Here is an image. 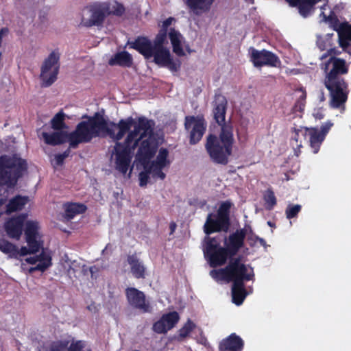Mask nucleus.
I'll return each instance as SVG.
<instances>
[{
	"label": "nucleus",
	"mask_w": 351,
	"mask_h": 351,
	"mask_svg": "<svg viewBox=\"0 0 351 351\" xmlns=\"http://www.w3.org/2000/svg\"><path fill=\"white\" fill-rule=\"evenodd\" d=\"M87 120L79 122L75 130L69 133L64 131L43 133V137L47 145H58L68 142L69 147L76 149L80 144L88 143L95 138L108 136L110 138H123L129 130L132 119L119 120L118 123H109L99 112L93 116H86Z\"/></svg>",
	"instance_id": "1"
},
{
	"label": "nucleus",
	"mask_w": 351,
	"mask_h": 351,
	"mask_svg": "<svg viewBox=\"0 0 351 351\" xmlns=\"http://www.w3.org/2000/svg\"><path fill=\"white\" fill-rule=\"evenodd\" d=\"M227 106L226 97L221 93H216L213 101V114L214 120L221 127V131L219 136L209 134L205 144V148L213 162L223 165L228 163L234 142L233 126L230 122H226Z\"/></svg>",
	"instance_id": "2"
},
{
	"label": "nucleus",
	"mask_w": 351,
	"mask_h": 351,
	"mask_svg": "<svg viewBox=\"0 0 351 351\" xmlns=\"http://www.w3.org/2000/svg\"><path fill=\"white\" fill-rule=\"evenodd\" d=\"M132 119V123L130 125L129 130L125 133L127 134L126 138L123 142H119V140L112 138L115 145L114 151L115 153V168L123 174H125L129 169L132 154L139 145L140 141L145 138L147 135L154 134L155 121L152 119H148L144 116H141L134 119L132 117H128L126 119L121 120Z\"/></svg>",
	"instance_id": "3"
},
{
	"label": "nucleus",
	"mask_w": 351,
	"mask_h": 351,
	"mask_svg": "<svg viewBox=\"0 0 351 351\" xmlns=\"http://www.w3.org/2000/svg\"><path fill=\"white\" fill-rule=\"evenodd\" d=\"M324 84L329 92L330 105L336 109L345 108L350 93L349 85L343 75L348 73L349 65L344 59L331 56L325 64Z\"/></svg>",
	"instance_id": "4"
},
{
	"label": "nucleus",
	"mask_w": 351,
	"mask_h": 351,
	"mask_svg": "<svg viewBox=\"0 0 351 351\" xmlns=\"http://www.w3.org/2000/svg\"><path fill=\"white\" fill-rule=\"evenodd\" d=\"M130 47L136 50L145 59L154 58V62L162 67H167L172 72L178 71L181 63L179 60L174 61L170 51L167 47L153 48L152 41L145 36H138L129 43Z\"/></svg>",
	"instance_id": "5"
},
{
	"label": "nucleus",
	"mask_w": 351,
	"mask_h": 351,
	"mask_svg": "<svg viewBox=\"0 0 351 351\" xmlns=\"http://www.w3.org/2000/svg\"><path fill=\"white\" fill-rule=\"evenodd\" d=\"M230 282L245 283V282L254 280V269L249 265L241 263L240 257H232L227 265Z\"/></svg>",
	"instance_id": "6"
},
{
	"label": "nucleus",
	"mask_w": 351,
	"mask_h": 351,
	"mask_svg": "<svg viewBox=\"0 0 351 351\" xmlns=\"http://www.w3.org/2000/svg\"><path fill=\"white\" fill-rule=\"evenodd\" d=\"M60 53L52 51L45 60L40 69L43 86L48 87L57 80L60 69Z\"/></svg>",
	"instance_id": "7"
},
{
	"label": "nucleus",
	"mask_w": 351,
	"mask_h": 351,
	"mask_svg": "<svg viewBox=\"0 0 351 351\" xmlns=\"http://www.w3.org/2000/svg\"><path fill=\"white\" fill-rule=\"evenodd\" d=\"M207 123L203 114L189 115L184 118V128L189 133V143L195 145L206 132Z\"/></svg>",
	"instance_id": "8"
},
{
	"label": "nucleus",
	"mask_w": 351,
	"mask_h": 351,
	"mask_svg": "<svg viewBox=\"0 0 351 351\" xmlns=\"http://www.w3.org/2000/svg\"><path fill=\"white\" fill-rule=\"evenodd\" d=\"M250 60L256 68L264 66L269 67H280L281 61L279 57L270 51L266 49L257 50L252 48Z\"/></svg>",
	"instance_id": "9"
},
{
	"label": "nucleus",
	"mask_w": 351,
	"mask_h": 351,
	"mask_svg": "<svg viewBox=\"0 0 351 351\" xmlns=\"http://www.w3.org/2000/svg\"><path fill=\"white\" fill-rule=\"evenodd\" d=\"M88 10L91 14L90 19L82 18L81 22L84 26L87 27L101 25L106 18L110 16L108 3H95L90 5Z\"/></svg>",
	"instance_id": "10"
},
{
	"label": "nucleus",
	"mask_w": 351,
	"mask_h": 351,
	"mask_svg": "<svg viewBox=\"0 0 351 351\" xmlns=\"http://www.w3.org/2000/svg\"><path fill=\"white\" fill-rule=\"evenodd\" d=\"M27 217V214L22 213L5 220L3 230L10 239L16 241L21 239Z\"/></svg>",
	"instance_id": "11"
},
{
	"label": "nucleus",
	"mask_w": 351,
	"mask_h": 351,
	"mask_svg": "<svg viewBox=\"0 0 351 351\" xmlns=\"http://www.w3.org/2000/svg\"><path fill=\"white\" fill-rule=\"evenodd\" d=\"M125 296L128 304L134 308L142 313H149L152 307L146 300L145 293L134 287H128L125 289Z\"/></svg>",
	"instance_id": "12"
},
{
	"label": "nucleus",
	"mask_w": 351,
	"mask_h": 351,
	"mask_svg": "<svg viewBox=\"0 0 351 351\" xmlns=\"http://www.w3.org/2000/svg\"><path fill=\"white\" fill-rule=\"evenodd\" d=\"M230 226V221L217 214L209 213L204 226V231L209 235L214 232H228Z\"/></svg>",
	"instance_id": "13"
},
{
	"label": "nucleus",
	"mask_w": 351,
	"mask_h": 351,
	"mask_svg": "<svg viewBox=\"0 0 351 351\" xmlns=\"http://www.w3.org/2000/svg\"><path fill=\"white\" fill-rule=\"evenodd\" d=\"M179 320L180 315L178 312L172 311L165 313L153 324V330L158 334H165L174 328Z\"/></svg>",
	"instance_id": "14"
},
{
	"label": "nucleus",
	"mask_w": 351,
	"mask_h": 351,
	"mask_svg": "<svg viewBox=\"0 0 351 351\" xmlns=\"http://www.w3.org/2000/svg\"><path fill=\"white\" fill-rule=\"evenodd\" d=\"M152 135H147L148 138L143 139L144 138H143L139 142L140 145L136 154V158L141 163L149 161L157 151L158 145L155 140L150 138Z\"/></svg>",
	"instance_id": "15"
},
{
	"label": "nucleus",
	"mask_w": 351,
	"mask_h": 351,
	"mask_svg": "<svg viewBox=\"0 0 351 351\" xmlns=\"http://www.w3.org/2000/svg\"><path fill=\"white\" fill-rule=\"evenodd\" d=\"M205 257L208 259L210 266L217 267L223 265L228 261L232 258L234 256H230V251L227 247H219L215 250H210L204 252Z\"/></svg>",
	"instance_id": "16"
},
{
	"label": "nucleus",
	"mask_w": 351,
	"mask_h": 351,
	"mask_svg": "<svg viewBox=\"0 0 351 351\" xmlns=\"http://www.w3.org/2000/svg\"><path fill=\"white\" fill-rule=\"evenodd\" d=\"M24 228L25 239L27 243L38 245L42 248L43 241L40 233V226L37 221L28 220L25 221Z\"/></svg>",
	"instance_id": "17"
},
{
	"label": "nucleus",
	"mask_w": 351,
	"mask_h": 351,
	"mask_svg": "<svg viewBox=\"0 0 351 351\" xmlns=\"http://www.w3.org/2000/svg\"><path fill=\"white\" fill-rule=\"evenodd\" d=\"M247 230L245 228L237 230L230 234L228 240L226 239L225 245L230 251V256H235L239 250L243 246Z\"/></svg>",
	"instance_id": "18"
},
{
	"label": "nucleus",
	"mask_w": 351,
	"mask_h": 351,
	"mask_svg": "<svg viewBox=\"0 0 351 351\" xmlns=\"http://www.w3.org/2000/svg\"><path fill=\"white\" fill-rule=\"evenodd\" d=\"M25 261L27 263L32 265L38 263L36 266L31 267L29 269L28 271L29 274H32L36 271H40L43 272L52 264L51 256L44 252H42L39 255L25 258Z\"/></svg>",
	"instance_id": "19"
},
{
	"label": "nucleus",
	"mask_w": 351,
	"mask_h": 351,
	"mask_svg": "<svg viewBox=\"0 0 351 351\" xmlns=\"http://www.w3.org/2000/svg\"><path fill=\"white\" fill-rule=\"evenodd\" d=\"M337 34L339 47L344 52L351 54V25L347 21L342 22Z\"/></svg>",
	"instance_id": "20"
},
{
	"label": "nucleus",
	"mask_w": 351,
	"mask_h": 351,
	"mask_svg": "<svg viewBox=\"0 0 351 351\" xmlns=\"http://www.w3.org/2000/svg\"><path fill=\"white\" fill-rule=\"evenodd\" d=\"M243 346V339L235 333H232L220 342L219 351H242Z\"/></svg>",
	"instance_id": "21"
},
{
	"label": "nucleus",
	"mask_w": 351,
	"mask_h": 351,
	"mask_svg": "<svg viewBox=\"0 0 351 351\" xmlns=\"http://www.w3.org/2000/svg\"><path fill=\"white\" fill-rule=\"evenodd\" d=\"M215 0H186V5L190 12L200 15L210 11Z\"/></svg>",
	"instance_id": "22"
},
{
	"label": "nucleus",
	"mask_w": 351,
	"mask_h": 351,
	"mask_svg": "<svg viewBox=\"0 0 351 351\" xmlns=\"http://www.w3.org/2000/svg\"><path fill=\"white\" fill-rule=\"evenodd\" d=\"M127 262L130 266L131 273L137 279L145 278V267L136 254L128 255Z\"/></svg>",
	"instance_id": "23"
},
{
	"label": "nucleus",
	"mask_w": 351,
	"mask_h": 351,
	"mask_svg": "<svg viewBox=\"0 0 351 351\" xmlns=\"http://www.w3.org/2000/svg\"><path fill=\"white\" fill-rule=\"evenodd\" d=\"M291 7H298L300 14L306 17L313 6L321 0H285Z\"/></svg>",
	"instance_id": "24"
},
{
	"label": "nucleus",
	"mask_w": 351,
	"mask_h": 351,
	"mask_svg": "<svg viewBox=\"0 0 351 351\" xmlns=\"http://www.w3.org/2000/svg\"><path fill=\"white\" fill-rule=\"evenodd\" d=\"M110 66L118 65L122 67H131L133 59L130 53L126 51L115 53L108 61Z\"/></svg>",
	"instance_id": "25"
},
{
	"label": "nucleus",
	"mask_w": 351,
	"mask_h": 351,
	"mask_svg": "<svg viewBox=\"0 0 351 351\" xmlns=\"http://www.w3.org/2000/svg\"><path fill=\"white\" fill-rule=\"evenodd\" d=\"M231 293L232 302L237 306L241 305L247 295V292L245 287V283H232Z\"/></svg>",
	"instance_id": "26"
},
{
	"label": "nucleus",
	"mask_w": 351,
	"mask_h": 351,
	"mask_svg": "<svg viewBox=\"0 0 351 351\" xmlns=\"http://www.w3.org/2000/svg\"><path fill=\"white\" fill-rule=\"evenodd\" d=\"M306 135L309 137L310 146L313 149L314 154L318 153L320 146L324 141L325 138L319 134L317 128H306Z\"/></svg>",
	"instance_id": "27"
},
{
	"label": "nucleus",
	"mask_w": 351,
	"mask_h": 351,
	"mask_svg": "<svg viewBox=\"0 0 351 351\" xmlns=\"http://www.w3.org/2000/svg\"><path fill=\"white\" fill-rule=\"evenodd\" d=\"M182 37L179 31L175 28H170L169 32V38L171 40L173 51L178 56H184L185 55L181 45L180 38Z\"/></svg>",
	"instance_id": "28"
},
{
	"label": "nucleus",
	"mask_w": 351,
	"mask_h": 351,
	"mask_svg": "<svg viewBox=\"0 0 351 351\" xmlns=\"http://www.w3.org/2000/svg\"><path fill=\"white\" fill-rule=\"evenodd\" d=\"M27 202V197L16 195L10 199L8 204L6 205V210L5 213L10 215L14 212L21 210L23 208L24 206Z\"/></svg>",
	"instance_id": "29"
},
{
	"label": "nucleus",
	"mask_w": 351,
	"mask_h": 351,
	"mask_svg": "<svg viewBox=\"0 0 351 351\" xmlns=\"http://www.w3.org/2000/svg\"><path fill=\"white\" fill-rule=\"evenodd\" d=\"M16 155L9 156L7 154H3L0 156V178L5 177L7 173L5 169L13 167L16 165H19L18 161L16 160Z\"/></svg>",
	"instance_id": "30"
},
{
	"label": "nucleus",
	"mask_w": 351,
	"mask_h": 351,
	"mask_svg": "<svg viewBox=\"0 0 351 351\" xmlns=\"http://www.w3.org/2000/svg\"><path fill=\"white\" fill-rule=\"evenodd\" d=\"M86 206L80 203H70L65 208V216L69 219H72L75 215L86 212Z\"/></svg>",
	"instance_id": "31"
},
{
	"label": "nucleus",
	"mask_w": 351,
	"mask_h": 351,
	"mask_svg": "<svg viewBox=\"0 0 351 351\" xmlns=\"http://www.w3.org/2000/svg\"><path fill=\"white\" fill-rule=\"evenodd\" d=\"M142 164L143 165L144 169L150 171V175H152L154 178H160V180L165 178L166 175L162 172V169L165 168L164 167L158 165L153 162H149V161Z\"/></svg>",
	"instance_id": "32"
},
{
	"label": "nucleus",
	"mask_w": 351,
	"mask_h": 351,
	"mask_svg": "<svg viewBox=\"0 0 351 351\" xmlns=\"http://www.w3.org/2000/svg\"><path fill=\"white\" fill-rule=\"evenodd\" d=\"M0 251L10 258H17V247L5 239H0Z\"/></svg>",
	"instance_id": "33"
},
{
	"label": "nucleus",
	"mask_w": 351,
	"mask_h": 351,
	"mask_svg": "<svg viewBox=\"0 0 351 351\" xmlns=\"http://www.w3.org/2000/svg\"><path fill=\"white\" fill-rule=\"evenodd\" d=\"M263 200L265 202V207L267 210H272L277 204V199L272 189L269 188L266 190L263 195Z\"/></svg>",
	"instance_id": "34"
},
{
	"label": "nucleus",
	"mask_w": 351,
	"mask_h": 351,
	"mask_svg": "<svg viewBox=\"0 0 351 351\" xmlns=\"http://www.w3.org/2000/svg\"><path fill=\"white\" fill-rule=\"evenodd\" d=\"M65 114L62 111L58 112L51 119V128L55 130L61 131L66 128L64 122Z\"/></svg>",
	"instance_id": "35"
},
{
	"label": "nucleus",
	"mask_w": 351,
	"mask_h": 351,
	"mask_svg": "<svg viewBox=\"0 0 351 351\" xmlns=\"http://www.w3.org/2000/svg\"><path fill=\"white\" fill-rule=\"evenodd\" d=\"M210 276L217 281L230 282L229 274L227 265L224 268L213 269L210 272Z\"/></svg>",
	"instance_id": "36"
},
{
	"label": "nucleus",
	"mask_w": 351,
	"mask_h": 351,
	"mask_svg": "<svg viewBox=\"0 0 351 351\" xmlns=\"http://www.w3.org/2000/svg\"><path fill=\"white\" fill-rule=\"evenodd\" d=\"M168 155L169 152L167 149L161 147L159 149L158 154L156 156V160H154L152 162L158 165L165 167L170 163L169 160L167 159Z\"/></svg>",
	"instance_id": "37"
},
{
	"label": "nucleus",
	"mask_w": 351,
	"mask_h": 351,
	"mask_svg": "<svg viewBox=\"0 0 351 351\" xmlns=\"http://www.w3.org/2000/svg\"><path fill=\"white\" fill-rule=\"evenodd\" d=\"M27 247L23 246L21 247L20 250L17 248V257L19 256H24L27 254H36L40 251L41 249L39 247L38 245H34L31 243H27Z\"/></svg>",
	"instance_id": "38"
},
{
	"label": "nucleus",
	"mask_w": 351,
	"mask_h": 351,
	"mask_svg": "<svg viewBox=\"0 0 351 351\" xmlns=\"http://www.w3.org/2000/svg\"><path fill=\"white\" fill-rule=\"evenodd\" d=\"M297 90L301 92L302 94L299 97V98L296 100V101L293 106V110L295 112H301L304 110V107H305L306 99V92L304 89V88H300Z\"/></svg>",
	"instance_id": "39"
},
{
	"label": "nucleus",
	"mask_w": 351,
	"mask_h": 351,
	"mask_svg": "<svg viewBox=\"0 0 351 351\" xmlns=\"http://www.w3.org/2000/svg\"><path fill=\"white\" fill-rule=\"evenodd\" d=\"M232 204L228 200L223 202L220 204L216 214H217L218 215H219L222 217H224L225 219H228V221H230V208L232 207Z\"/></svg>",
	"instance_id": "40"
},
{
	"label": "nucleus",
	"mask_w": 351,
	"mask_h": 351,
	"mask_svg": "<svg viewBox=\"0 0 351 351\" xmlns=\"http://www.w3.org/2000/svg\"><path fill=\"white\" fill-rule=\"evenodd\" d=\"M324 21L337 32H338L339 27L342 25V23H340L338 17L333 12H331L328 16L324 15Z\"/></svg>",
	"instance_id": "41"
},
{
	"label": "nucleus",
	"mask_w": 351,
	"mask_h": 351,
	"mask_svg": "<svg viewBox=\"0 0 351 351\" xmlns=\"http://www.w3.org/2000/svg\"><path fill=\"white\" fill-rule=\"evenodd\" d=\"M195 327L196 325L191 319H188L187 322L178 331L179 338L180 339L186 338Z\"/></svg>",
	"instance_id": "42"
},
{
	"label": "nucleus",
	"mask_w": 351,
	"mask_h": 351,
	"mask_svg": "<svg viewBox=\"0 0 351 351\" xmlns=\"http://www.w3.org/2000/svg\"><path fill=\"white\" fill-rule=\"evenodd\" d=\"M302 210V206L300 204H289L285 210V215L288 219H291L298 217Z\"/></svg>",
	"instance_id": "43"
},
{
	"label": "nucleus",
	"mask_w": 351,
	"mask_h": 351,
	"mask_svg": "<svg viewBox=\"0 0 351 351\" xmlns=\"http://www.w3.org/2000/svg\"><path fill=\"white\" fill-rule=\"evenodd\" d=\"M205 246L204 248V252L210 250H215V248L222 247L220 245V242L217 237H206L204 239Z\"/></svg>",
	"instance_id": "44"
},
{
	"label": "nucleus",
	"mask_w": 351,
	"mask_h": 351,
	"mask_svg": "<svg viewBox=\"0 0 351 351\" xmlns=\"http://www.w3.org/2000/svg\"><path fill=\"white\" fill-rule=\"evenodd\" d=\"M167 33L165 32H163L162 30H159L158 33L156 36L154 40L152 43V47L153 48H160V47H165L164 46V44L167 40Z\"/></svg>",
	"instance_id": "45"
},
{
	"label": "nucleus",
	"mask_w": 351,
	"mask_h": 351,
	"mask_svg": "<svg viewBox=\"0 0 351 351\" xmlns=\"http://www.w3.org/2000/svg\"><path fill=\"white\" fill-rule=\"evenodd\" d=\"M125 9L123 4L116 1L114 5L110 8L108 4V12L110 15H114L117 16H121L125 13Z\"/></svg>",
	"instance_id": "46"
},
{
	"label": "nucleus",
	"mask_w": 351,
	"mask_h": 351,
	"mask_svg": "<svg viewBox=\"0 0 351 351\" xmlns=\"http://www.w3.org/2000/svg\"><path fill=\"white\" fill-rule=\"evenodd\" d=\"M68 341H55L51 343L49 351H67Z\"/></svg>",
	"instance_id": "47"
},
{
	"label": "nucleus",
	"mask_w": 351,
	"mask_h": 351,
	"mask_svg": "<svg viewBox=\"0 0 351 351\" xmlns=\"http://www.w3.org/2000/svg\"><path fill=\"white\" fill-rule=\"evenodd\" d=\"M150 171H148L147 169H144V171H141L139 173V186L141 187L145 186L149 179Z\"/></svg>",
	"instance_id": "48"
},
{
	"label": "nucleus",
	"mask_w": 351,
	"mask_h": 351,
	"mask_svg": "<svg viewBox=\"0 0 351 351\" xmlns=\"http://www.w3.org/2000/svg\"><path fill=\"white\" fill-rule=\"evenodd\" d=\"M247 240L249 241V244L250 246H254L256 243L257 242V239H259V237L256 235L250 226H248L247 228Z\"/></svg>",
	"instance_id": "49"
},
{
	"label": "nucleus",
	"mask_w": 351,
	"mask_h": 351,
	"mask_svg": "<svg viewBox=\"0 0 351 351\" xmlns=\"http://www.w3.org/2000/svg\"><path fill=\"white\" fill-rule=\"evenodd\" d=\"M332 125H333V123H332L331 121H328L326 122L324 124H323L321 126L320 130H319V134L323 135V136H324V138H325L326 134L328 133L329 130H330V128L332 127Z\"/></svg>",
	"instance_id": "50"
},
{
	"label": "nucleus",
	"mask_w": 351,
	"mask_h": 351,
	"mask_svg": "<svg viewBox=\"0 0 351 351\" xmlns=\"http://www.w3.org/2000/svg\"><path fill=\"white\" fill-rule=\"evenodd\" d=\"M175 21L173 17H169L162 22V27L160 30L167 33L169 27L171 25L172 22Z\"/></svg>",
	"instance_id": "51"
},
{
	"label": "nucleus",
	"mask_w": 351,
	"mask_h": 351,
	"mask_svg": "<svg viewBox=\"0 0 351 351\" xmlns=\"http://www.w3.org/2000/svg\"><path fill=\"white\" fill-rule=\"evenodd\" d=\"M292 130L294 132V134L292 136L291 141V143H292L293 146H294V145L299 144L298 143V138H299V132H300V130H298V129H296L295 128H293Z\"/></svg>",
	"instance_id": "52"
},
{
	"label": "nucleus",
	"mask_w": 351,
	"mask_h": 351,
	"mask_svg": "<svg viewBox=\"0 0 351 351\" xmlns=\"http://www.w3.org/2000/svg\"><path fill=\"white\" fill-rule=\"evenodd\" d=\"M302 147L301 142L300 144L294 145L293 150L295 156L298 157L301 153L300 148Z\"/></svg>",
	"instance_id": "53"
},
{
	"label": "nucleus",
	"mask_w": 351,
	"mask_h": 351,
	"mask_svg": "<svg viewBox=\"0 0 351 351\" xmlns=\"http://www.w3.org/2000/svg\"><path fill=\"white\" fill-rule=\"evenodd\" d=\"M55 160L56 165L58 166L62 165L64 160L60 154L55 156Z\"/></svg>",
	"instance_id": "54"
},
{
	"label": "nucleus",
	"mask_w": 351,
	"mask_h": 351,
	"mask_svg": "<svg viewBox=\"0 0 351 351\" xmlns=\"http://www.w3.org/2000/svg\"><path fill=\"white\" fill-rule=\"evenodd\" d=\"M257 242H258L260 245L264 247L265 248H267L268 246L265 240L263 238L259 237V239H257Z\"/></svg>",
	"instance_id": "55"
},
{
	"label": "nucleus",
	"mask_w": 351,
	"mask_h": 351,
	"mask_svg": "<svg viewBox=\"0 0 351 351\" xmlns=\"http://www.w3.org/2000/svg\"><path fill=\"white\" fill-rule=\"evenodd\" d=\"M314 117L317 119H322L324 118V115L322 114V112L317 111L316 113L314 114Z\"/></svg>",
	"instance_id": "56"
},
{
	"label": "nucleus",
	"mask_w": 351,
	"mask_h": 351,
	"mask_svg": "<svg viewBox=\"0 0 351 351\" xmlns=\"http://www.w3.org/2000/svg\"><path fill=\"white\" fill-rule=\"evenodd\" d=\"M69 154H70V150H69V149H67L63 153L60 154L65 160L69 156Z\"/></svg>",
	"instance_id": "57"
},
{
	"label": "nucleus",
	"mask_w": 351,
	"mask_h": 351,
	"mask_svg": "<svg viewBox=\"0 0 351 351\" xmlns=\"http://www.w3.org/2000/svg\"><path fill=\"white\" fill-rule=\"evenodd\" d=\"M69 154H70V150H69V149H67L63 153L60 154L65 160L69 156Z\"/></svg>",
	"instance_id": "58"
},
{
	"label": "nucleus",
	"mask_w": 351,
	"mask_h": 351,
	"mask_svg": "<svg viewBox=\"0 0 351 351\" xmlns=\"http://www.w3.org/2000/svg\"><path fill=\"white\" fill-rule=\"evenodd\" d=\"M176 226H176V223L173 221L170 223L169 228H170V230H171V234L174 232V231L176 228Z\"/></svg>",
	"instance_id": "59"
},
{
	"label": "nucleus",
	"mask_w": 351,
	"mask_h": 351,
	"mask_svg": "<svg viewBox=\"0 0 351 351\" xmlns=\"http://www.w3.org/2000/svg\"><path fill=\"white\" fill-rule=\"evenodd\" d=\"M330 51H331V52H333V53H334L335 55H339V54H340V52H339V51H337L335 49H331Z\"/></svg>",
	"instance_id": "60"
},
{
	"label": "nucleus",
	"mask_w": 351,
	"mask_h": 351,
	"mask_svg": "<svg viewBox=\"0 0 351 351\" xmlns=\"http://www.w3.org/2000/svg\"><path fill=\"white\" fill-rule=\"evenodd\" d=\"M267 224H268V226H269L270 227H274V223H272V222H271V221H269L267 222Z\"/></svg>",
	"instance_id": "61"
}]
</instances>
